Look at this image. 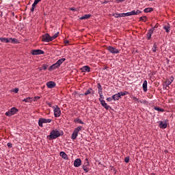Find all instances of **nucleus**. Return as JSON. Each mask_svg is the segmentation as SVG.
<instances>
[{"instance_id": "a19ab883", "label": "nucleus", "mask_w": 175, "mask_h": 175, "mask_svg": "<svg viewBox=\"0 0 175 175\" xmlns=\"http://www.w3.org/2000/svg\"><path fill=\"white\" fill-rule=\"evenodd\" d=\"M97 88H98V90H102V85H100V83L97 84Z\"/></svg>"}, {"instance_id": "a18cd8bd", "label": "nucleus", "mask_w": 175, "mask_h": 175, "mask_svg": "<svg viewBox=\"0 0 175 175\" xmlns=\"http://www.w3.org/2000/svg\"><path fill=\"white\" fill-rule=\"evenodd\" d=\"M35 11V7H33V5L31 6V12L33 13V12Z\"/></svg>"}, {"instance_id": "a211bd4d", "label": "nucleus", "mask_w": 175, "mask_h": 175, "mask_svg": "<svg viewBox=\"0 0 175 175\" xmlns=\"http://www.w3.org/2000/svg\"><path fill=\"white\" fill-rule=\"evenodd\" d=\"M60 157H62V158H63V159H66L68 160V154H66V153H65V152H60L59 153Z\"/></svg>"}, {"instance_id": "de8ad7c7", "label": "nucleus", "mask_w": 175, "mask_h": 175, "mask_svg": "<svg viewBox=\"0 0 175 175\" xmlns=\"http://www.w3.org/2000/svg\"><path fill=\"white\" fill-rule=\"evenodd\" d=\"M98 94L99 95L103 94V92L102 91V90H98Z\"/></svg>"}, {"instance_id": "cd10ccee", "label": "nucleus", "mask_w": 175, "mask_h": 175, "mask_svg": "<svg viewBox=\"0 0 175 175\" xmlns=\"http://www.w3.org/2000/svg\"><path fill=\"white\" fill-rule=\"evenodd\" d=\"M90 94H92V88L88 90L83 95L87 96V95H90Z\"/></svg>"}, {"instance_id": "1a4fd4ad", "label": "nucleus", "mask_w": 175, "mask_h": 175, "mask_svg": "<svg viewBox=\"0 0 175 175\" xmlns=\"http://www.w3.org/2000/svg\"><path fill=\"white\" fill-rule=\"evenodd\" d=\"M99 101L100 102L103 107H105V109H106V110H111V107L108 105L107 103H106V102L105 101V100H102V99L99 98Z\"/></svg>"}, {"instance_id": "9d476101", "label": "nucleus", "mask_w": 175, "mask_h": 175, "mask_svg": "<svg viewBox=\"0 0 175 175\" xmlns=\"http://www.w3.org/2000/svg\"><path fill=\"white\" fill-rule=\"evenodd\" d=\"M31 54L32 55H40L42 54H44V51L40 49L32 50Z\"/></svg>"}, {"instance_id": "4468645a", "label": "nucleus", "mask_w": 175, "mask_h": 175, "mask_svg": "<svg viewBox=\"0 0 175 175\" xmlns=\"http://www.w3.org/2000/svg\"><path fill=\"white\" fill-rule=\"evenodd\" d=\"M56 84H55V82L53 81H48L46 83V87L48 88H54V87H55Z\"/></svg>"}, {"instance_id": "37998d69", "label": "nucleus", "mask_w": 175, "mask_h": 175, "mask_svg": "<svg viewBox=\"0 0 175 175\" xmlns=\"http://www.w3.org/2000/svg\"><path fill=\"white\" fill-rule=\"evenodd\" d=\"M124 162H126V163H128L129 162V157H125Z\"/></svg>"}, {"instance_id": "72a5a7b5", "label": "nucleus", "mask_w": 175, "mask_h": 175, "mask_svg": "<svg viewBox=\"0 0 175 175\" xmlns=\"http://www.w3.org/2000/svg\"><path fill=\"white\" fill-rule=\"evenodd\" d=\"M147 20V16H141L139 18V21H146Z\"/></svg>"}, {"instance_id": "39448f33", "label": "nucleus", "mask_w": 175, "mask_h": 175, "mask_svg": "<svg viewBox=\"0 0 175 175\" xmlns=\"http://www.w3.org/2000/svg\"><path fill=\"white\" fill-rule=\"evenodd\" d=\"M51 121H52L51 119L40 118L38 120V125L41 128H43V124H50Z\"/></svg>"}, {"instance_id": "6ab92c4d", "label": "nucleus", "mask_w": 175, "mask_h": 175, "mask_svg": "<svg viewBox=\"0 0 175 175\" xmlns=\"http://www.w3.org/2000/svg\"><path fill=\"white\" fill-rule=\"evenodd\" d=\"M9 43H13L14 44H18V40L16 38H9Z\"/></svg>"}, {"instance_id": "58836bf2", "label": "nucleus", "mask_w": 175, "mask_h": 175, "mask_svg": "<svg viewBox=\"0 0 175 175\" xmlns=\"http://www.w3.org/2000/svg\"><path fill=\"white\" fill-rule=\"evenodd\" d=\"M38 1L34 0V2L32 4V6L34 7V8H36V5H38Z\"/></svg>"}, {"instance_id": "c9c22d12", "label": "nucleus", "mask_w": 175, "mask_h": 175, "mask_svg": "<svg viewBox=\"0 0 175 175\" xmlns=\"http://www.w3.org/2000/svg\"><path fill=\"white\" fill-rule=\"evenodd\" d=\"M113 16H115L116 18H118L121 17V14L116 13L113 14Z\"/></svg>"}, {"instance_id": "3c124183", "label": "nucleus", "mask_w": 175, "mask_h": 175, "mask_svg": "<svg viewBox=\"0 0 175 175\" xmlns=\"http://www.w3.org/2000/svg\"><path fill=\"white\" fill-rule=\"evenodd\" d=\"M99 95H100V99L103 100V98H105V97L103 96V94H99Z\"/></svg>"}, {"instance_id": "473e14b6", "label": "nucleus", "mask_w": 175, "mask_h": 175, "mask_svg": "<svg viewBox=\"0 0 175 175\" xmlns=\"http://www.w3.org/2000/svg\"><path fill=\"white\" fill-rule=\"evenodd\" d=\"M75 122H78L79 124H84V122H82L80 119L77 118L75 120Z\"/></svg>"}, {"instance_id": "dca6fc26", "label": "nucleus", "mask_w": 175, "mask_h": 175, "mask_svg": "<svg viewBox=\"0 0 175 175\" xmlns=\"http://www.w3.org/2000/svg\"><path fill=\"white\" fill-rule=\"evenodd\" d=\"M112 99L113 100H120V99H121V96L120 95V93L113 95Z\"/></svg>"}, {"instance_id": "8fccbe9b", "label": "nucleus", "mask_w": 175, "mask_h": 175, "mask_svg": "<svg viewBox=\"0 0 175 175\" xmlns=\"http://www.w3.org/2000/svg\"><path fill=\"white\" fill-rule=\"evenodd\" d=\"M14 91L15 94H17V92H18V88H15Z\"/></svg>"}, {"instance_id": "ea45409f", "label": "nucleus", "mask_w": 175, "mask_h": 175, "mask_svg": "<svg viewBox=\"0 0 175 175\" xmlns=\"http://www.w3.org/2000/svg\"><path fill=\"white\" fill-rule=\"evenodd\" d=\"M7 146L9 147V148H12L13 147V145L12 144V143L8 142L7 144Z\"/></svg>"}, {"instance_id": "a878e982", "label": "nucleus", "mask_w": 175, "mask_h": 175, "mask_svg": "<svg viewBox=\"0 0 175 175\" xmlns=\"http://www.w3.org/2000/svg\"><path fill=\"white\" fill-rule=\"evenodd\" d=\"M152 10H154V9L152 8H145L144 12V13H151V12H152Z\"/></svg>"}, {"instance_id": "7ed1b4c3", "label": "nucleus", "mask_w": 175, "mask_h": 175, "mask_svg": "<svg viewBox=\"0 0 175 175\" xmlns=\"http://www.w3.org/2000/svg\"><path fill=\"white\" fill-rule=\"evenodd\" d=\"M83 129V126H79L77 128H75L72 135L71 139L72 140H76L77 139V136H79V132Z\"/></svg>"}, {"instance_id": "423d86ee", "label": "nucleus", "mask_w": 175, "mask_h": 175, "mask_svg": "<svg viewBox=\"0 0 175 175\" xmlns=\"http://www.w3.org/2000/svg\"><path fill=\"white\" fill-rule=\"evenodd\" d=\"M53 113L54 116L56 118H58V117H61V109L59 108V107H58V105H55V107H53Z\"/></svg>"}, {"instance_id": "393cba45", "label": "nucleus", "mask_w": 175, "mask_h": 175, "mask_svg": "<svg viewBox=\"0 0 175 175\" xmlns=\"http://www.w3.org/2000/svg\"><path fill=\"white\" fill-rule=\"evenodd\" d=\"M129 16H131V12H126V13H121L120 17H129Z\"/></svg>"}, {"instance_id": "09e8293b", "label": "nucleus", "mask_w": 175, "mask_h": 175, "mask_svg": "<svg viewBox=\"0 0 175 175\" xmlns=\"http://www.w3.org/2000/svg\"><path fill=\"white\" fill-rule=\"evenodd\" d=\"M86 161V165L88 166L90 165V162L88 161V159H85Z\"/></svg>"}, {"instance_id": "0eeeda50", "label": "nucleus", "mask_w": 175, "mask_h": 175, "mask_svg": "<svg viewBox=\"0 0 175 175\" xmlns=\"http://www.w3.org/2000/svg\"><path fill=\"white\" fill-rule=\"evenodd\" d=\"M107 50H108V51L111 54H118L120 53V51L117 48H114L111 46H109L107 48Z\"/></svg>"}, {"instance_id": "bb28decb", "label": "nucleus", "mask_w": 175, "mask_h": 175, "mask_svg": "<svg viewBox=\"0 0 175 175\" xmlns=\"http://www.w3.org/2000/svg\"><path fill=\"white\" fill-rule=\"evenodd\" d=\"M0 40L2 42V43H9V38H0Z\"/></svg>"}, {"instance_id": "5fc2aeb1", "label": "nucleus", "mask_w": 175, "mask_h": 175, "mask_svg": "<svg viewBox=\"0 0 175 175\" xmlns=\"http://www.w3.org/2000/svg\"><path fill=\"white\" fill-rule=\"evenodd\" d=\"M35 1H36L39 3V2H40V1L42 0H35Z\"/></svg>"}, {"instance_id": "49530a36", "label": "nucleus", "mask_w": 175, "mask_h": 175, "mask_svg": "<svg viewBox=\"0 0 175 175\" xmlns=\"http://www.w3.org/2000/svg\"><path fill=\"white\" fill-rule=\"evenodd\" d=\"M42 68L44 70H46V69H47V66H46L45 64H43Z\"/></svg>"}, {"instance_id": "20e7f679", "label": "nucleus", "mask_w": 175, "mask_h": 175, "mask_svg": "<svg viewBox=\"0 0 175 175\" xmlns=\"http://www.w3.org/2000/svg\"><path fill=\"white\" fill-rule=\"evenodd\" d=\"M18 112V109H17L16 107H12L8 111L5 112V116L7 117H12V116H14V114Z\"/></svg>"}, {"instance_id": "6e6552de", "label": "nucleus", "mask_w": 175, "mask_h": 175, "mask_svg": "<svg viewBox=\"0 0 175 175\" xmlns=\"http://www.w3.org/2000/svg\"><path fill=\"white\" fill-rule=\"evenodd\" d=\"M159 126L161 129H166L167 128V120H165L159 122Z\"/></svg>"}, {"instance_id": "2eb2a0df", "label": "nucleus", "mask_w": 175, "mask_h": 175, "mask_svg": "<svg viewBox=\"0 0 175 175\" xmlns=\"http://www.w3.org/2000/svg\"><path fill=\"white\" fill-rule=\"evenodd\" d=\"M58 68L59 67L58 66L57 63H55L49 67V72H51V70H55V69H58Z\"/></svg>"}, {"instance_id": "6e6d98bb", "label": "nucleus", "mask_w": 175, "mask_h": 175, "mask_svg": "<svg viewBox=\"0 0 175 175\" xmlns=\"http://www.w3.org/2000/svg\"><path fill=\"white\" fill-rule=\"evenodd\" d=\"M70 10L75 11V8H70Z\"/></svg>"}, {"instance_id": "f8f14e48", "label": "nucleus", "mask_w": 175, "mask_h": 175, "mask_svg": "<svg viewBox=\"0 0 175 175\" xmlns=\"http://www.w3.org/2000/svg\"><path fill=\"white\" fill-rule=\"evenodd\" d=\"M74 166L75 167H80V166H81V159H76L74 161Z\"/></svg>"}, {"instance_id": "f03ea898", "label": "nucleus", "mask_w": 175, "mask_h": 175, "mask_svg": "<svg viewBox=\"0 0 175 175\" xmlns=\"http://www.w3.org/2000/svg\"><path fill=\"white\" fill-rule=\"evenodd\" d=\"M58 35H59V32L55 33L53 36H51L49 33H45L42 36V42L49 43L50 42H53L54 39H57V38H58Z\"/></svg>"}, {"instance_id": "864d4df0", "label": "nucleus", "mask_w": 175, "mask_h": 175, "mask_svg": "<svg viewBox=\"0 0 175 175\" xmlns=\"http://www.w3.org/2000/svg\"><path fill=\"white\" fill-rule=\"evenodd\" d=\"M124 1H125V0H119V2L122 3V2H124Z\"/></svg>"}, {"instance_id": "412c9836", "label": "nucleus", "mask_w": 175, "mask_h": 175, "mask_svg": "<svg viewBox=\"0 0 175 175\" xmlns=\"http://www.w3.org/2000/svg\"><path fill=\"white\" fill-rule=\"evenodd\" d=\"M142 87L144 90V92H147V81L146 80L144 81Z\"/></svg>"}, {"instance_id": "e433bc0d", "label": "nucleus", "mask_w": 175, "mask_h": 175, "mask_svg": "<svg viewBox=\"0 0 175 175\" xmlns=\"http://www.w3.org/2000/svg\"><path fill=\"white\" fill-rule=\"evenodd\" d=\"M133 100H135V102H137V103H139L140 102V100H139V98H137V97H133Z\"/></svg>"}, {"instance_id": "c85d7f7f", "label": "nucleus", "mask_w": 175, "mask_h": 175, "mask_svg": "<svg viewBox=\"0 0 175 175\" xmlns=\"http://www.w3.org/2000/svg\"><path fill=\"white\" fill-rule=\"evenodd\" d=\"M172 81H173V79H171V80L167 79L165 81L166 87H169L170 85V84H172Z\"/></svg>"}, {"instance_id": "c756f323", "label": "nucleus", "mask_w": 175, "mask_h": 175, "mask_svg": "<svg viewBox=\"0 0 175 175\" xmlns=\"http://www.w3.org/2000/svg\"><path fill=\"white\" fill-rule=\"evenodd\" d=\"M120 95V98L121 96H125V95H128L129 94V92L124 91V92H119Z\"/></svg>"}, {"instance_id": "5701e85b", "label": "nucleus", "mask_w": 175, "mask_h": 175, "mask_svg": "<svg viewBox=\"0 0 175 175\" xmlns=\"http://www.w3.org/2000/svg\"><path fill=\"white\" fill-rule=\"evenodd\" d=\"M22 102H25V103H31V102H32V98L27 97V98H24Z\"/></svg>"}, {"instance_id": "f704fd0d", "label": "nucleus", "mask_w": 175, "mask_h": 175, "mask_svg": "<svg viewBox=\"0 0 175 175\" xmlns=\"http://www.w3.org/2000/svg\"><path fill=\"white\" fill-rule=\"evenodd\" d=\"M83 169L85 173H88V172L90 170L87 167H85V165H83Z\"/></svg>"}, {"instance_id": "f3484780", "label": "nucleus", "mask_w": 175, "mask_h": 175, "mask_svg": "<svg viewBox=\"0 0 175 175\" xmlns=\"http://www.w3.org/2000/svg\"><path fill=\"white\" fill-rule=\"evenodd\" d=\"M65 61H66V59L65 58H62V59H59L57 62L56 64L58 65V66H61V65H62V64H64V62H65Z\"/></svg>"}, {"instance_id": "79ce46f5", "label": "nucleus", "mask_w": 175, "mask_h": 175, "mask_svg": "<svg viewBox=\"0 0 175 175\" xmlns=\"http://www.w3.org/2000/svg\"><path fill=\"white\" fill-rule=\"evenodd\" d=\"M39 99H40V96H36V97H34L33 101L36 102V100H39Z\"/></svg>"}, {"instance_id": "ddd939ff", "label": "nucleus", "mask_w": 175, "mask_h": 175, "mask_svg": "<svg viewBox=\"0 0 175 175\" xmlns=\"http://www.w3.org/2000/svg\"><path fill=\"white\" fill-rule=\"evenodd\" d=\"M152 33H154V28L150 29L146 34V38L148 40L151 39V36H152Z\"/></svg>"}, {"instance_id": "c03bdc74", "label": "nucleus", "mask_w": 175, "mask_h": 175, "mask_svg": "<svg viewBox=\"0 0 175 175\" xmlns=\"http://www.w3.org/2000/svg\"><path fill=\"white\" fill-rule=\"evenodd\" d=\"M107 102H111V100H113V97L112 98L111 97L107 98Z\"/></svg>"}, {"instance_id": "4c0bfd02", "label": "nucleus", "mask_w": 175, "mask_h": 175, "mask_svg": "<svg viewBox=\"0 0 175 175\" xmlns=\"http://www.w3.org/2000/svg\"><path fill=\"white\" fill-rule=\"evenodd\" d=\"M47 105L49 107H52V109H53V107H55V105H53V103H48Z\"/></svg>"}, {"instance_id": "aec40b11", "label": "nucleus", "mask_w": 175, "mask_h": 175, "mask_svg": "<svg viewBox=\"0 0 175 175\" xmlns=\"http://www.w3.org/2000/svg\"><path fill=\"white\" fill-rule=\"evenodd\" d=\"M131 16H135L137 14H140V13H142V11H140L139 10H137L136 11L133 10L131 12H130Z\"/></svg>"}, {"instance_id": "b1692460", "label": "nucleus", "mask_w": 175, "mask_h": 175, "mask_svg": "<svg viewBox=\"0 0 175 175\" xmlns=\"http://www.w3.org/2000/svg\"><path fill=\"white\" fill-rule=\"evenodd\" d=\"M91 17V14H85L80 18V20H88Z\"/></svg>"}, {"instance_id": "603ef678", "label": "nucleus", "mask_w": 175, "mask_h": 175, "mask_svg": "<svg viewBox=\"0 0 175 175\" xmlns=\"http://www.w3.org/2000/svg\"><path fill=\"white\" fill-rule=\"evenodd\" d=\"M64 42L66 44H68L69 43V40H66Z\"/></svg>"}, {"instance_id": "7c9ffc66", "label": "nucleus", "mask_w": 175, "mask_h": 175, "mask_svg": "<svg viewBox=\"0 0 175 175\" xmlns=\"http://www.w3.org/2000/svg\"><path fill=\"white\" fill-rule=\"evenodd\" d=\"M157 43H154L153 44V47L152 48V51H153V53L157 52Z\"/></svg>"}, {"instance_id": "2f4dec72", "label": "nucleus", "mask_w": 175, "mask_h": 175, "mask_svg": "<svg viewBox=\"0 0 175 175\" xmlns=\"http://www.w3.org/2000/svg\"><path fill=\"white\" fill-rule=\"evenodd\" d=\"M154 110H157V111H161V113H163L164 111L163 109H161L158 107H154Z\"/></svg>"}, {"instance_id": "4be33fe9", "label": "nucleus", "mask_w": 175, "mask_h": 175, "mask_svg": "<svg viewBox=\"0 0 175 175\" xmlns=\"http://www.w3.org/2000/svg\"><path fill=\"white\" fill-rule=\"evenodd\" d=\"M163 29H165V32H167V33H169L170 32V25H165L163 27Z\"/></svg>"}, {"instance_id": "9b49d317", "label": "nucleus", "mask_w": 175, "mask_h": 175, "mask_svg": "<svg viewBox=\"0 0 175 175\" xmlns=\"http://www.w3.org/2000/svg\"><path fill=\"white\" fill-rule=\"evenodd\" d=\"M80 70H81V72H83V73H85V72L90 73V72H91V68L88 66H85L81 68Z\"/></svg>"}, {"instance_id": "f257e3e1", "label": "nucleus", "mask_w": 175, "mask_h": 175, "mask_svg": "<svg viewBox=\"0 0 175 175\" xmlns=\"http://www.w3.org/2000/svg\"><path fill=\"white\" fill-rule=\"evenodd\" d=\"M63 135L64 132L62 131L54 129L51 131L50 135L47 137L49 140H55V139H58V137Z\"/></svg>"}]
</instances>
